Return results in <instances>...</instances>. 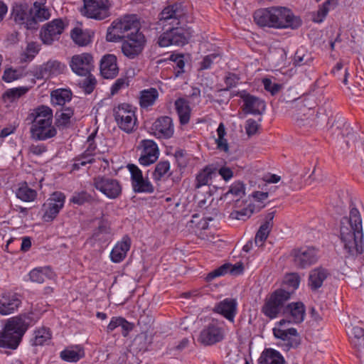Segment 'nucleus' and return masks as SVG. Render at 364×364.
<instances>
[{"mask_svg":"<svg viewBox=\"0 0 364 364\" xmlns=\"http://www.w3.org/2000/svg\"><path fill=\"white\" fill-rule=\"evenodd\" d=\"M185 16V12L180 4H173L165 7L159 14V22L161 24H168L171 27L160 35L158 44L161 47H168L171 45L183 46L188 43L192 36L193 31L189 27L181 26V21Z\"/></svg>","mask_w":364,"mask_h":364,"instance_id":"nucleus-1","label":"nucleus"},{"mask_svg":"<svg viewBox=\"0 0 364 364\" xmlns=\"http://www.w3.org/2000/svg\"><path fill=\"white\" fill-rule=\"evenodd\" d=\"M340 239L349 256L355 257L363 252L362 218L359 210L351 203L349 216L340 222Z\"/></svg>","mask_w":364,"mask_h":364,"instance_id":"nucleus-2","label":"nucleus"},{"mask_svg":"<svg viewBox=\"0 0 364 364\" xmlns=\"http://www.w3.org/2000/svg\"><path fill=\"white\" fill-rule=\"evenodd\" d=\"M253 17L261 27L296 29L301 25V20L285 7L261 9L255 12Z\"/></svg>","mask_w":364,"mask_h":364,"instance_id":"nucleus-3","label":"nucleus"},{"mask_svg":"<svg viewBox=\"0 0 364 364\" xmlns=\"http://www.w3.org/2000/svg\"><path fill=\"white\" fill-rule=\"evenodd\" d=\"M36 321L33 313L21 314L9 318L0 333V347L16 349L29 326Z\"/></svg>","mask_w":364,"mask_h":364,"instance_id":"nucleus-4","label":"nucleus"},{"mask_svg":"<svg viewBox=\"0 0 364 364\" xmlns=\"http://www.w3.org/2000/svg\"><path fill=\"white\" fill-rule=\"evenodd\" d=\"M139 29L140 23L135 15L124 16L112 21L107 28L106 38L107 41L117 42Z\"/></svg>","mask_w":364,"mask_h":364,"instance_id":"nucleus-5","label":"nucleus"},{"mask_svg":"<svg viewBox=\"0 0 364 364\" xmlns=\"http://www.w3.org/2000/svg\"><path fill=\"white\" fill-rule=\"evenodd\" d=\"M113 3L110 0H83L82 16L96 21H106L112 16Z\"/></svg>","mask_w":364,"mask_h":364,"instance_id":"nucleus-6","label":"nucleus"},{"mask_svg":"<svg viewBox=\"0 0 364 364\" xmlns=\"http://www.w3.org/2000/svg\"><path fill=\"white\" fill-rule=\"evenodd\" d=\"M291 292L279 289L266 298L262 307V312L269 318H277L282 312L284 313L285 303L290 299Z\"/></svg>","mask_w":364,"mask_h":364,"instance_id":"nucleus-7","label":"nucleus"},{"mask_svg":"<svg viewBox=\"0 0 364 364\" xmlns=\"http://www.w3.org/2000/svg\"><path fill=\"white\" fill-rule=\"evenodd\" d=\"M113 115L120 129L126 133H132L135 130L137 118L134 108L131 105L119 104L114 107Z\"/></svg>","mask_w":364,"mask_h":364,"instance_id":"nucleus-8","label":"nucleus"},{"mask_svg":"<svg viewBox=\"0 0 364 364\" xmlns=\"http://www.w3.org/2000/svg\"><path fill=\"white\" fill-rule=\"evenodd\" d=\"M225 335L223 324L213 320L200 331L198 342L204 346H210L221 342L225 338Z\"/></svg>","mask_w":364,"mask_h":364,"instance_id":"nucleus-9","label":"nucleus"},{"mask_svg":"<svg viewBox=\"0 0 364 364\" xmlns=\"http://www.w3.org/2000/svg\"><path fill=\"white\" fill-rule=\"evenodd\" d=\"M93 186L109 199L119 198L122 192L119 181L107 176H98L93 178Z\"/></svg>","mask_w":364,"mask_h":364,"instance_id":"nucleus-10","label":"nucleus"},{"mask_svg":"<svg viewBox=\"0 0 364 364\" xmlns=\"http://www.w3.org/2000/svg\"><path fill=\"white\" fill-rule=\"evenodd\" d=\"M294 265L300 269H306L318 260V250L314 247H303L294 249L291 252Z\"/></svg>","mask_w":364,"mask_h":364,"instance_id":"nucleus-11","label":"nucleus"},{"mask_svg":"<svg viewBox=\"0 0 364 364\" xmlns=\"http://www.w3.org/2000/svg\"><path fill=\"white\" fill-rule=\"evenodd\" d=\"M65 200L64 193L56 191L43 203L42 211L43 212V220L45 222L53 221L63 208Z\"/></svg>","mask_w":364,"mask_h":364,"instance_id":"nucleus-12","label":"nucleus"},{"mask_svg":"<svg viewBox=\"0 0 364 364\" xmlns=\"http://www.w3.org/2000/svg\"><path fill=\"white\" fill-rule=\"evenodd\" d=\"M65 28V23L61 18H55L41 28L40 37L44 44L51 45L53 41L59 39Z\"/></svg>","mask_w":364,"mask_h":364,"instance_id":"nucleus-13","label":"nucleus"},{"mask_svg":"<svg viewBox=\"0 0 364 364\" xmlns=\"http://www.w3.org/2000/svg\"><path fill=\"white\" fill-rule=\"evenodd\" d=\"M137 149L140 151L139 162L142 166H149L156 162L159 158V150L155 141L144 139L140 141Z\"/></svg>","mask_w":364,"mask_h":364,"instance_id":"nucleus-14","label":"nucleus"},{"mask_svg":"<svg viewBox=\"0 0 364 364\" xmlns=\"http://www.w3.org/2000/svg\"><path fill=\"white\" fill-rule=\"evenodd\" d=\"M240 97L243 101L242 110L245 114L261 115L265 110L266 105L264 100L250 95L246 91H242L239 93Z\"/></svg>","mask_w":364,"mask_h":364,"instance_id":"nucleus-15","label":"nucleus"},{"mask_svg":"<svg viewBox=\"0 0 364 364\" xmlns=\"http://www.w3.org/2000/svg\"><path fill=\"white\" fill-rule=\"evenodd\" d=\"M12 15L16 23L23 25L26 29H36V22L32 18L31 7L26 4H18L13 8Z\"/></svg>","mask_w":364,"mask_h":364,"instance_id":"nucleus-16","label":"nucleus"},{"mask_svg":"<svg viewBox=\"0 0 364 364\" xmlns=\"http://www.w3.org/2000/svg\"><path fill=\"white\" fill-rule=\"evenodd\" d=\"M72 70L78 75L87 76L93 68V58L89 53L73 55L70 63Z\"/></svg>","mask_w":364,"mask_h":364,"instance_id":"nucleus-17","label":"nucleus"},{"mask_svg":"<svg viewBox=\"0 0 364 364\" xmlns=\"http://www.w3.org/2000/svg\"><path fill=\"white\" fill-rule=\"evenodd\" d=\"M273 334L275 338L281 339L284 342V346L287 350L291 348H296L300 344L299 335L297 330L294 328H289L288 329L274 328Z\"/></svg>","mask_w":364,"mask_h":364,"instance_id":"nucleus-18","label":"nucleus"},{"mask_svg":"<svg viewBox=\"0 0 364 364\" xmlns=\"http://www.w3.org/2000/svg\"><path fill=\"white\" fill-rule=\"evenodd\" d=\"M22 303L21 295L16 293H6L0 298V314L5 316L14 314Z\"/></svg>","mask_w":364,"mask_h":364,"instance_id":"nucleus-19","label":"nucleus"},{"mask_svg":"<svg viewBox=\"0 0 364 364\" xmlns=\"http://www.w3.org/2000/svg\"><path fill=\"white\" fill-rule=\"evenodd\" d=\"M53 111L47 106L41 105L34 109L27 117L31 125L46 124L53 122Z\"/></svg>","mask_w":364,"mask_h":364,"instance_id":"nucleus-20","label":"nucleus"},{"mask_svg":"<svg viewBox=\"0 0 364 364\" xmlns=\"http://www.w3.org/2000/svg\"><path fill=\"white\" fill-rule=\"evenodd\" d=\"M65 65L57 60H49L41 65L36 72L38 79H48L53 75H58L64 70Z\"/></svg>","mask_w":364,"mask_h":364,"instance_id":"nucleus-21","label":"nucleus"},{"mask_svg":"<svg viewBox=\"0 0 364 364\" xmlns=\"http://www.w3.org/2000/svg\"><path fill=\"white\" fill-rule=\"evenodd\" d=\"M153 130L159 137L168 139L174 132L172 119L168 116L159 117L153 124Z\"/></svg>","mask_w":364,"mask_h":364,"instance_id":"nucleus-22","label":"nucleus"},{"mask_svg":"<svg viewBox=\"0 0 364 364\" xmlns=\"http://www.w3.org/2000/svg\"><path fill=\"white\" fill-rule=\"evenodd\" d=\"M100 68L103 77L107 79L114 78L119 72L117 57L112 54L105 55L101 59Z\"/></svg>","mask_w":364,"mask_h":364,"instance_id":"nucleus-23","label":"nucleus"},{"mask_svg":"<svg viewBox=\"0 0 364 364\" xmlns=\"http://www.w3.org/2000/svg\"><path fill=\"white\" fill-rule=\"evenodd\" d=\"M237 306L236 299L227 298L215 306L214 311L223 315L230 321H233L237 314Z\"/></svg>","mask_w":364,"mask_h":364,"instance_id":"nucleus-24","label":"nucleus"},{"mask_svg":"<svg viewBox=\"0 0 364 364\" xmlns=\"http://www.w3.org/2000/svg\"><path fill=\"white\" fill-rule=\"evenodd\" d=\"M30 133L32 139L38 141H45L54 137L57 134V130L52 123H49L48 125H31Z\"/></svg>","mask_w":364,"mask_h":364,"instance_id":"nucleus-25","label":"nucleus"},{"mask_svg":"<svg viewBox=\"0 0 364 364\" xmlns=\"http://www.w3.org/2000/svg\"><path fill=\"white\" fill-rule=\"evenodd\" d=\"M330 276L329 271L323 267H318L309 272L308 285L312 291H316L321 288L323 282Z\"/></svg>","mask_w":364,"mask_h":364,"instance_id":"nucleus-26","label":"nucleus"},{"mask_svg":"<svg viewBox=\"0 0 364 364\" xmlns=\"http://www.w3.org/2000/svg\"><path fill=\"white\" fill-rule=\"evenodd\" d=\"M131 244V238L128 235L123 236L122 240L118 242L113 247L110 253L111 260L115 263L124 260L130 249Z\"/></svg>","mask_w":364,"mask_h":364,"instance_id":"nucleus-27","label":"nucleus"},{"mask_svg":"<svg viewBox=\"0 0 364 364\" xmlns=\"http://www.w3.org/2000/svg\"><path fill=\"white\" fill-rule=\"evenodd\" d=\"M257 364H286L284 356L277 350L265 348L257 360Z\"/></svg>","mask_w":364,"mask_h":364,"instance_id":"nucleus-28","label":"nucleus"},{"mask_svg":"<svg viewBox=\"0 0 364 364\" xmlns=\"http://www.w3.org/2000/svg\"><path fill=\"white\" fill-rule=\"evenodd\" d=\"M305 312V306L301 301L290 303L284 310V314L290 315L293 321L296 323H299L304 321Z\"/></svg>","mask_w":364,"mask_h":364,"instance_id":"nucleus-29","label":"nucleus"},{"mask_svg":"<svg viewBox=\"0 0 364 364\" xmlns=\"http://www.w3.org/2000/svg\"><path fill=\"white\" fill-rule=\"evenodd\" d=\"M159 96L156 88L150 87L140 91L139 102L142 109H148L152 107Z\"/></svg>","mask_w":364,"mask_h":364,"instance_id":"nucleus-30","label":"nucleus"},{"mask_svg":"<svg viewBox=\"0 0 364 364\" xmlns=\"http://www.w3.org/2000/svg\"><path fill=\"white\" fill-rule=\"evenodd\" d=\"M73 109L70 107H63L60 111H57L55 114V126L60 129H64L70 127V118L73 116Z\"/></svg>","mask_w":364,"mask_h":364,"instance_id":"nucleus-31","label":"nucleus"},{"mask_svg":"<svg viewBox=\"0 0 364 364\" xmlns=\"http://www.w3.org/2000/svg\"><path fill=\"white\" fill-rule=\"evenodd\" d=\"M174 105L180 123L181 124H188L190 120L191 111L188 101L183 97H180L175 101Z\"/></svg>","mask_w":364,"mask_h":364,"instance_id":"nucleus-32","label":"nucleus"},{"mask_svg":"<svg viewBox=\"0 0 364 364\" xmlns=\"http://www.w3.org/2000/svg\"><path fill=\"white\" fill-rule=\"evenodd\" d=\"M92 34L89 30L74 28L70 32V36L75 44L79 46H86L92 41Z\"/></svg>","mask_w":364,"mask_h":364,"instance_id":"nucleus-33","label":"nucleus"},{"mask_svg":"<svg viewBox=\"0 0 364 364\" xmlns=\"http://www.w3.org/2000/svg\"><path fill=\"white\" fill-rule=\"evenodd\" d=\"M52 333L50 330L46 327H41L34 331L33 337L31 342L33 346L47 345L50 342Z\"/></svg>","mask_w":364,"mask_h":364,"instance_id":"nucleus-34","label":"nucleus"},{"mask_svg":"<svg viewBox=\"0 0 364 364\" xmlns=\"http://www.w3.org/2000/svg\"><path fill=\"white\" fill-rule=\"evenodd\" d=\"M216 176V168L213 166H205L196 176V188L209 185L213 177Z\"/></svg>","mask_w":364,"mask_h":364,"instance_id":"nucleus-35","label":"nucleus"},{"mask_svg":"<svg viewBox=\"0 0 364 364\" xmlns=\"http://www.w3.org/2000/svg\"><path fill=\"white\" fill-rule=\"evenodd\" d=\"M51 102L53 105H60L62 107L72 98V92L67 89H58L52 91L50 94Z\"/></svg>","mask_w":364,"mask_h":364,"instance_id":"nucleus-36","label":"nucleus"},{"mask_svg":"<svg viewBox=\"0 0 364 364\" xmlns=\"http://www.w3.org/2000/svg\"><path fill=\"white\" fill-rule=\"evenodd\" d=\"M245 194V185L243 182L240 181H237L234 182L230 186L227 193H225L223 198L227 200L230 198V196L237 198L235 200L236 205L239 206L237 204L240 203V199L242 198Z\"/></svg>","mask_w":364,"mask_h":364,"instance_id":"nucleus-37","label":"nucleus"},{"mask_svg":"<svg viewBox=\"0 0 364 364\" xmlns=\"http://www.w3.org/2000/svg\"><path fill=\"white\" fill-rule=\"evenodd\" d=\"M16 196L24 202H31L36 199L37 192L36 190L30 188L26 183H21L16 191Z\"/></svg>","mask_w":364,"mask_h":364,"instance_id":"nucleus-38","label":"nucleus"},{"mask_svg":"<svg viewBox=\"0 0 364 364\" xmlns=\"http://www.w3.org/2000/svg\"><path fill=\"white\" fill-rule=\"evenodd\" d=\"M53 272L49 267H39L29 272V278L33 282L41 284L46 278H50Z\"/></svg>","mask_w":364,"mask_h":364,"instance_id":"nucleus-39","label":"nucleus"},{"mask_svg":"<svg viewBox=\"0 0 364 364\" xmlns=\"http://www.w3.org/2000/svg\"><path fill=\"white\" fill-rule=\"evenodd\" d=\"M170 164L168 161H159L153 172V178L155 181L165 180L171 175Z\"/></svg>","mask_w":364,"mask_h":364,"instance_id":"nucleus-40","label":"nucleus"},{"mask_svg":"<svg viewBox=\"0 0 364 364\" xmlns=\"http://www.w3.org/2000/svg\"><path fill=\"white\" fill-rule=\"evenodd\" d=\"M32 10V18L36 22V29H37L38 22L43 21L50 17V13L48 9L45 7H42L41 4L36 1L33 3L31 7Z\"/></svg>","mask_w":364,"mask_h":364,"instance_id":"nucleus-41","label":"nucleus"},{"mask_svg":"<svg viewBox=\"0 0 364 364\" xmlns=\"http://www.w3.org/2000/svg\"><path fill=\"white\" fill-rule=\"evenodd\" d=\"M311 53H309L304 48L297 49L294 54L293 64L295 66L310 65L313 61Z\"/></svg>","mask_w":364,"mask_h":364,"instance_id":"nucleus-42","label":"nucleus"},{"mask_svg":"<svg viewBox=\"0 0 364 364\" xmlns=\"http://www.w3.org/2000/svg\"><path fill=\"white\" fill-rule=\"evenodd\" d=\"M84 350L81 348L65 349L60 353V358L68 362H77L84 356Z\"/></svg>","mask_w":364,"mask_h":364,"instance_id":"nucleus-43","label":"nucleus"},{"mask_svg":"<svg viewBox=\"0 0 364 364\" xmlns=\"http://www.w3.org/2000/svg\"><path fill=\"white\" fill-rule=\"evenodd\" d=\"M143 49L140 44L132 45L130 43L124 41L122 45V51L123 54L129 59H134L141 53Z\"/></svg>","mask_w":364,"mask_h":364,"instance_id":"nucleus-44","label":"nucleus"},{"mask_svg":"<svg viewBox=\"0 0 364 364\" xmlns=\"http://www.w3.org/2000/svg\"><path fill=\"white\" fill-rule=\"evenodd\" d=\"M134 191L136 193H153L154 188L148 179L143 177L132 183Z\"/></svg>","mask_w":364,"mask_h":364,"instance_id":"nucleus-45","label":"nucleus"},{"mask_svg":"<svg viewBox=\"0 0 364 364\" xmlns=\"http://www.w3.org/2000/svg\"><path fill=\"white\" fill-rule=\"evenodd\" d=\"M255 211V205L250 203L246 208L240 210H234L230 213V217L237 220H245Z\"/></svg>","mask_w":364,"mask_h":364,"instance_id":"nucleus-46","label":"nucleus"},{"mask_svg":"<svg viewBox=\"0 0 364 364\" xmlns=\"http://www.w3.org/2000/svg\"><path fill=\"white\" fill-rule=\"evenodd\" d=\"M271 230L272 229L269 228V225L268 223L262 224L255 235V245H257L258 247L262 246L263 242L267 238Z\"/></svg>","mask_w":364,"mask_h":364,"instance_id":"nucleus-47","label":"nucleus"},{"mask_svg":"<svg viewBox=\"0 0 364 364\" xmlns=\"http://www.w3.org/2000/svg\"><path fill=\"white\" fill-rule=\"evenodd\" d=\"M78 84L84 92L89 95L92 93L95 88L97 81L92 75L89 74L87 77L80 80Z\"/></svg>","mask_w":364,"mask_h":364,"instance_id":"nucleus-48","label":"nucleus"},{"mask_svg":"<svg viewBox=\"0 0 364 364\" xmlns=\"http://www.w3.org/2000/svg\"><path fill=\"white\" fill-rule=\"evenodd\" d=\"M169 60L174 62L176 65L177 70L176 71V76L178 77L184 73L185 67V55L181 53H172Z\"/></svg>","mask_w":364,"mask_h":364,"instance_id":"nucleus-49","label":"nucleus"},{"mask_svg":"<svg viewBox=\"0 0 364 364\" xmlns=\"http://www.w3.org/2000/svg\"><path fill=\"white\" fill-rule=\"evenodd\" d=\"M300 276L297 273H289L286 274L284 279V283L288 288H291V294L296 289L300 283Z\"/></svg>","mask_w":364,"mask_h":364,"instance_id":"nucleus-50","label":"nucleus"},{"mask_svg":"<svg viewBox=\"0 0 364 364\" xmlns=\"http://www.w3.org/2000/svg\"><path fill=\"white\" fill-rule=\"evenodd\" d=\"M28 91L25 87H17L7 90L3 95L5 100H9L11 102L19 98Z\"/></svg>","mask_w":364,"mask_h":364,"instance_id":"nucleus-51","label":"nucleus"},{"mask_svg":"<svg viewBox=\"0 0 364 364\" xmlns=\"http://www.w3.org/2000/svg\"><path fill=\"white\" fill-rule=\"evenodd\" d=\"M125 38H127L125 41L130 43L132 45L140 44L141 49L144 50L146 41L144 35L141 32H135V33H131Z\"/></svg>","mask_w":364,"mask_h":364,"instance_id":"nucleus-52","label":"nucleus"},{"mask_svg":"<svg viewBox=\"0 0 364 364\" xmlns=\"http://www.w3.org/2000/svg\"><path fill=\"white\" fill-rule=\"evenodd\" d=\"M220 60V56L218 53H213L205 55L200 63V70L210 69L213 63L215 62L218 63Z\"/></svg>","mask_w":364,"mask_h":364,"instance_id":"nucleus-53","label":"nucleus"},{"mask_svg":"<svg viewBox=\"0 0 364 364\" xmlns=\"http://www.w3.org/2000/svg\"><path fill=\"white\" fill-rule=\"evenodd\" d=\"M91 200L92 196L87 192L82 191L80 193H75L70 198V202L74 204L81 205Z\"/></svg>","mask_w":364,"mask_h":364,"instance_id":"nucleus-54","label":"nucleus"},{"mask_svg":"<svg viewBox=\"0 0 364 364\" xmlns=\"http://www.w3.org/2000/svg\"><path fill=\"white\" fill-rule=\"evenodd\" d=\"M262 83L264 89L271 92L272 95L278 93L282 88V85L280 84L274 83L269 78H264L262 80Z\"/></svg>","mask_w":364,"mask_h":364,"instance_id":"nucleus-55","label":"nucleus"},{"mask_svg":"<svg viewBox=\"0 0 364 364\" xmlns=\"http://www.w3.org/2000/svg\"><path fill=\"white\" fill-rule=\"evenodd\" d=\"M240 77L237 75L232 73H228L225 77V83L226 85V87L224 90H229L230 89L235 87L237 86Z\"/></svg>","mask_w":364,"mask_h":364,"instance_id":"nucleus-56","label":"nucleus"},{"mask_svg":"<svg viewBox=\"0 0 364 364\" xmlns=\"http://www.w3.org/2000/svg\"><path fill=\"white\" fill-rule=\"evenodd\" d=\"M40 50V46L36 42H30L26 47L25 55L29 60H32Z\"/></svg>","mask_w":364,"mask_h":364,"instance_id":"nucleus-57","label":"nucleus"},{"mask_svg":"<svg viewBox=\"0 0 364 364\" xmlns=\"http://www.w3.org/2000/svg\"><path fill=\"white\" fill-rule=\"evenodd\" d=\"M231 264L225 263L220 266L219 268L215 269L212 272L208 274L209 279H213L216 277H220L227 274L228 272L230 273Z\"/></svg>","mask_w":364,"mask_h":364,"instance_id":"nucleus-58","label":"nucleus"},{"mask_svg":"<svg viewBox=\"0 0 364 364\" xmlns=\"http://www.w3.org/2000/svg\"><path fill=\"white\" fill-rule=\"evenodd\" d=\"M259 127V124L252 119H249L245 123L246 133L249 136L255 134Z\"/></svg>","mask_w":364,"mask_h":364,"instance_id":"nucleus-59","label":"nucleus"},{"mask_svg":"<svg viewBox=\"0 0 364 364\" xmlns=\"http://www.w3.org/2000/svg\"><path fill=\"white\" fill-rule=\"evenodd\" d=\"M128 85V80L127 77L118 78L111 87V94L112 95L117 94L121 89Z\"/></svg>","mask_w":364,"mask_h":364,"instance_id":"nucleus-60","label":"nucleus"},{"mask_svg":"<svg viewBox=\"0 0 364 364\" xmlns=\"http://www.w3.org/2000/svg\"><path fill=\"white\" fill-rule=\"evenodd\" d=\"M19 78L18 72L12 68L6 69L2 76L3 80L6 82H11Z\"/></svg>","mask_w":364,"mask_h":364,"instance_id":"nucleus-61","label":"nucleus"},{"mask_svg":"<svg viewBox=\"0 0 364 364\" xmlns=\"http://www.w3.org/2000/svg\"><path fill=\"white\" fill-rule=\"evenodd\" d=\"M95 137V133L91 134L87 137V146L85 151V152H86L87 154H91L92 156L95 155V152L97 149V146H96V144L95 143V140H94Z\"/></svg>","mask_w":364,"mask_h":364,"instance_id":"nucleus-62","label":"nucleus"},{"mask_svg":"<svg viewBox=\"0 0 364 364\" xmlns=\"http://www.w3.org/2000/svg\"><path fill=\"white\" fill-rule=\"evenodd\" d=\"M131 173L132 183L143 177L141 171L134 164H129L127 166Z\"/></svg>","mask_w":364,"mask_h":364,"instance_id":"nucleus-63","label":"nucleus"},{"mask_svg":"<svg viewBox=\"0 0 364 364\" xmlns=\"http://www.w3.org/2000/svg\"><path fill=\"white\" fill-rule=\"evenodd\" d=\"M218 173L221 176L223 179L225 181H230L233 177L232 170L228 166H222L218 170Z\"/></svg>","mask_w":364,"mask_h":364,"instance_id":"nucleus-64","label":"nucleus"}]
</instances>
